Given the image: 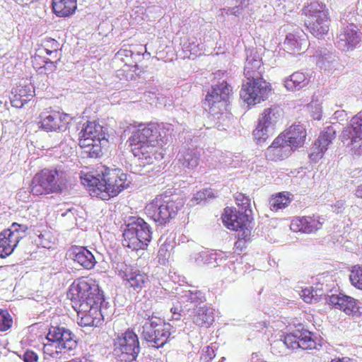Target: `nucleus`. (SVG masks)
Returning a JSON list of instances; mask_svg holds the SVG:
<instances>
[{"label": "nucleus", "instance_id": "23", "mask_svg": "<svg viewBox=\"0 0 362 362\" xmlns=\"http://www.w3.org/2000/svg\"><path fill=\"white\" fill-rule=\"evenodd\" d=\"M344 140H350L352 145L362 146V111L352 117L350 127L342 132Z\"/></svg>", "mask_w": 362, "mask_h": 362}, {"label": "nucleus", "instance_id": "37", "mask_svg": "<svg viewBox=\"0 0 362 362\" xmlns=\"http://www.w3.org/2000/svg\"><path fill=\"white\" fill-rule=\"evenodd\" d=\"M59 47V44L56 40L48 38L43 42L42 49L40 51L42 53L45 52L47 55L51 56L52 59L59 61L61 53Z\"/></svg>", "mask_w": 362, "mask_h": 362}, {"label": "nucleus", "instance_id": "11", "mask_svg": "<svg viewBox=\"0 0 362 362\" xmlns=\"http://www.w3.org/2000/svg\"><path fill=\"white\" fill-rule=\"evenodd\" d=\"M115 272L122 280V284L127 288L137 293L150 284L149 276L146 273L124 262L116 264Z\"/></svg>", "mask_w": 362, "mask_h": 362}, {"label": "nucleus", "instance_id": "26", "mask_svg": "<svg viewBox=\"0 0 362 362\" xmlns=\"http://www.w3.org/2000/svg\"><path fill=\"white\" fill-rule=\"evenodd\" d=\"M329 303L347 315L356 313L358 310L356 300L354 298L341 293L332 295L329 297Z\"/></svg>", "mask_w": 362, "mask_h": 362}, {"label": "nucleus", "instance_id": "52", "mask_svg": "<svg viewBox=\"0 0 362 362\" xmlns=\"http://www.w3.org/2000/svg\"><path fill=\"white\" fill-rule=\"evenodd\" d=\"M330 362H356V360L347 356L336 357L330 361Z\"/></svg>", "mask_w": 362, "mask_h": 362}, {"label": "nucleus", "instance_id": "18", "mask_svg": "<svg viewBox=\"0 0 362 362\" xmlns=\"http://www.w3.org/2000/svg\"><path fill=\"white\" fill-rule=\"evenodd\" d=\"M79 317L78 325L81 327H97L103 320L100 304L87 305L86 308L74 309Z\"/></svg>", "mask_w": 362, "mask_h": 362}, {"label": "nucleus", "instance_id": "50", "mask_svg": "<svg viewBox=\"0 0 362 362\" xmlns=\"http://www.w3.org/2000/svg\"><path fill=\"white\" fill-rule=\"evenodd\" d=\"M249 239L250 238L248 239H243L241 234L238 240L235 243L234 252L240 255L246 248V241Z\"/></svg>", "mask_w": 362, "mask_h": 362}, {"label": "nucleus", "instance_id": "59", "mask_svg": "<svg viewBox=\"0 0 362 362\" xmlns=\"http://www.w3.org/2000/svg\"><path fill=\"white\" fill-rule=\"evenodd\" d=\"M121 76L122 77H120V79H122V78L125 79V78L124 76Z\"/></svg>", "mask_w": 362, "mask_h": 362}, {"label": "nucleus", "instance_id": "21", "mask_svg": "<svg viewBox=\"0 0 362 362\" xmlns=\"http://www.w3.org/2000/svg\"><path fill=\"white\" fill-rule=\"evenodd\" d=\"M279 135L273 141L272 144L267 148L265 156L267 159L272 161L282 160L291 156L293 151L284 139Z\"/></svg>", "mask_w": 362, "mask_h": 362}, {"label": "nucleus", "instance_id": "6", "mask_svg": "<svg viewBox=\"0 0 362 362\" xmlns=\"http://www.w3.org/2000/svg\"><path fill=\"white\" fill-rule=\"evenodd\" d=\"M302 13L305 17V26L314 37L322 39L328 33L331 17L324 3L312 1L304 6Z\"/></svg>", "mask_w": 362, "mask_h": 362}, {"label": "nucleus", "instance_id": "15", "mask_svg": "<svg viewBox=\"0 0 362 362\" xmlns=\"http://www.w3.org/2000/svg\"><path fill=\"white\" fill-rule=\"evenodd\" d=\"M46 338L49 341L57 343L61 350L71 351L78 346L76 336L64 327L51 326Z\"/></svg>", "mask_w": 362, "mask_h": 362}, {"label": "nucleus", "instance_id": "17", "mask_svg": "<svg viewBox=\"0 0 362 362\" xmlns=\"http://www.w3.org/2000/svg\"><path fill=\"white\" fill-rule=\"evenodd\" d=\"M325 218L318 214L295 217L291 223V229L294 232L305 234L316 233L322 228Z\"/></svg>", "mask_w": 362, "mask_h": 362}, {"label": "nucleus", "instance_id": "22", "mask_svg": "<svg viewBox=\"0 0 362 362\" xmlns=\"http://www.w3.org/2000/svg\"><path fill=\"white\" fill-rule=\"evenodd\" d=\"M279 136H282L285 142L294 151L304 144L307 132L301 125H292Z\"/></svg>", "mask_w": 362, "mask_h": 362}, {"label": "nucleus", "instance_id": "32", "mask_svg": "<svg viewBox=\"0 0 362 362\" xmlns=\"http://www.w3.org/2000/svg\"><path fill=\"white\" fill-rule=\"evenodd\" d=\"M264 68L260 60L247 59L244 68V75L247 81L257 80L262 78Z\"/></svg>", "mask_w": 362, "mask_h": 362}, {"label": "nucleus", "instance_id": "9", "mask_svg": "<svg viewBox=\"0 0 362 362\" xmlns=\"http://www.w3.org/2000/svg\"><path fill=\"white\" fill-rule=\"evenodd\" d=\"M151 240L150 227L142 218L128 224L123 233V246L133 251L146 250Z\"/></svg>", "mask_w": 362, "mask_h": 362}, {"label": "nucleus", "instance_id": "38", "mask_svg": "<svg viewBox=\"0 0 362 362\" xmlns=\"http://www.w3.org/2000/svg\"><path fill=\"white\" fill-rule=\"evenodd\" d=\"M300 298L307 303H314L317 302L323 294V291L320 288L308 286L302 288L300 292Z\"/></svg>", "mask_w": 362, "mask_h": 362}, {"label": "nucleus", "instance_id": "4", "mask_svg": "<svg viewBox=\"0 0 362 362\" xmlns=\"http://www.w3.org/2000/svg\"><path fill=\"white\" fill-rule=\"evenodd\" d=\"M183 206L182 199L160 194L146 206L145 213L159 225H165L176 217Z\"/></svg>", "mask_w": 362, "mask_h": 362}, {"label": "nucleus", "instance_id": "2", "mask_svg": "<svg viewBox=\"0 0 362 362\" xmlns=\"http://www.w3.org/2000/svg\"><path fill=\"white\" fill-rule=\"evenodd\" d=\"M82 183L88 187L91 196L103 200L117 197L131 185L129 175L119 168H105L100 173L92 172L81 176Z\"/></svg>", "mask_w": 362, "mask_h": 362}, {"label": "nucleus", "instance_id": "30", "mask_svg": "<svg viewBox=\"0 0 362 362\" xmlns=\"http://www.w3.org/2000/svg\"><path fill=\"white\" fill-rule=\"evenodd\" d=\"M310 77L301 71H296L284 80V86L289 91L299 90L306 87Z\"/></svg>", "mask_w": 362, "mask_h": 362}, {"label": "nucleus", "instance_id": "5", "mask_svg": "<svg viewBox=\"0 0 362 362\" xmlns=\"http://www.w3.org/2000/svg\"><path fill=\"white\" fill-rule=\"evenodd\" d=\"M139 320L147 319L148 322L143 326L142 336L155 348L163 347L170 339L173 326L150 311H139Z\"/></svg>", "mask_w": 362, "mask_h": 362}, {"label": "nucleus", "instance_id": "51", "mask_svg": "<svg viewBox=\"0 0 362 362\" xmlns=\"http://www.w3.org/2000/svg\"><path fill=\"white\" fill-rule=\"evenodd\" d=\"M38 356L33 351L28 350L23 355V360L25 362H37Z\"/></svg>", "mask_w": 362, "mask_h": 362}, {"label": "nucleus", "instance_id": "10", "mask_svg": "<svg viewBox=\"0 0 362 362\" xmlns=\"http://www.w3.org/2000/svg\"><path fill=\"white\" fill-rule=\"evenodd\" d=\"M113 346L117 359L122 362L135 361L140 351L139 337L129 328L117 335L114 339Z\"/></svg>", "mask_w": 362, "mask_h": 362}, {"label": "nucleus", "instance_id": "35", "mask_svg": "<svg viewBox=\"0 0 362 362\" xmlns=\"http://www.w3.org/2000/svg\"><path fill=\"white\" fill-rule=\"evenodd\" d=\"M35 95V90L30 84L20 86L13 92V102L19 101V107L30 101Z\"/></svg>", "mask_w": 362, "mask_h": 362}, {"label": "nucleus", "instance_id": "44", "mask_svg": "<svg viewBox=\"0 0 362 362\" xmlns=\"http://www.w3.org/2000/svg\"><path fill=\"white\" fill-rule=\"evenodd\" d=\"M58 61L56 59L52 60L49 59L37 72L39 75L41 76H47L49 77V76H52L53 74L57 70V64Z\"/></svg>", "mask_w": 362, "mask_h": 362}, {"label": "nucleus", "instance_id": "8", "mask_svg": "<svg viewBox=\"0 0 362 362\" xmlns=\"http://www.w3.org/2000/svg\"><path fill=\"white\" fill-rule=\"evenodd\" d=\"M62 182L56 168H43L33 177L29 189L34 196H43L61 192Z\"/></svg>", "mask_w": 362, "mask_h": 362}, {"label": "nucleus", "instance_id": "48", "mask_svg": "<svg viewBox=\"0 0 362 362\" xmlns=\"http://www.w3.org/2000/svg\"><path fill=\"white\" fill-rule=\"evenodd\" d=\"M41 51H39L38 53L35 54L32 59L33 66L37 72L49 59L43 57Z\"/></svg>", "mask_w": 362, "mask_h": 362}, {"label": "nucleus", "instance_id": "58", "mask_svg": "<svg viewBox=\"0 0 362 362\" xmlns=\"http://www.w3.org/2000/svg\"><path fill=\"white\" fill-rule=\"evenodd\" d=\"M171 311H172L173 313H175V312H176V310H173V308H171Z\"/></svg>", "mask_w": 362, "mask_h": 362}, {"label": "nucleus", "instance_id": "1", "mask_svg": "<svg viewBox=\"0 0 362 362\" xmlns=\"http://www.w3.org/2000/svg\"><path fill=\"white\" fill-rule=\"evenodd\" d=\"M127 141L129 151L134 157L145 164L151 165L164 157L167 139L163 124L140 123Z\"/></svg>", "mask_w": 362, "mask_h": 362}, {"label": "nucleus", "instance_id": "53", "mask_svg": "<svg viewBox=\"0 0 362 362\" xmlns=\"http://www.w3.org/2000/svg\"><path fill=\"white\" fill-rule=\"evenodd\" d=\"M333 208L334 209V211L337 213L341 212L344 209V202L341 201L337 202L333 206Z\"/></svg>", "mask_w": 362, "mask_h": 362}, {"label": "nucleus", "instance_id": "31", "mask_svg": "<svg viewBox=\"0 0 362 362\" xmlns=\"http://www.w3.org/2000/svg\"><path fill=\"white\" fill-rule=\"evenodd\" d=\"M291 195L288 192H281L272 194L269 199L270 210L276 212L286 208L292 201Z\"/></svg>", "mask_w": 362, "mask_h": 362}, {"label": "nucleus", "instance_id": "12", "mask_svg": "<svg viewBox=\"0 0 362 362\" xmlns=\"http://www.w3.org/2000/svg\"><path fill=\"white\" fill-rule=\"evenodd\" d=\"M252 217L246 211H240L235 207L227 206L221 215L224 226L230 230L240 231L243 239H248L251 235L249 228Z\"/></svg>", "mask_w": 362, "mask_h": 362}, {"label": "nucleus", "instance_id": "27", "mask_svg": "<svg viewBox=\"0 0 362 362\" xmlns=\"http://www.w3.org/2000/svg\"><path fill=\"white\" fill-rule=\"evenodd\" d=\"M52 13L59 18H69L76 11L77 0H52Z\"/></svg>", "mask_w": 362, "mask_h": 362}, {"label": "nucleus", "instance_id": "24", "mask_svg": "<svg viewBox=\"0 0 362 362\" xmlns=\"http://www.w3.org/2000/svg\"><path fill=\"white\" fill-rule=\"evenodd\" d=\"M74 261L86 269H91L96 264L94 255L84 247L74 245L70 249Z\"/></svg>", "mask_w": 362, "mask_h": 362}, {"label": "nucleus", "instance_id": "56", "mask_svg": "<svg viewBox=\"0 0 362 362\" xmlns=\"http://www.w3.org/2000/svg\"><path fill=\"white\" fill-rule=\"evenodd\" d=\"M171 311H172L173 313H175V312H176V310H173V308H171Z\"/></svg>", "mask_w": 362, "mask_h": 362}, {"label": "nucleus", "instance_id": "19", "mask_svg": "<svg viewBox=\"0 0 362 362\" xmlns=\"http://www.w3.org/2000/svg\"><path fill=\"white\" fill-rule=\"evenodd\" d=\"M361 41L358 29L354 23L344 27L337 37V44L339 49L349 51L354 49Z\"/></svg>", "mask_w": 362, "mask_h": 362}, {"label": "nucleus", "instance_id": "28", "mask_svg": "<svg viewBox=\"0 0 362 362\" xmlns=\"http://www.w3.org/2000/svg\"><path fill=\"white\" fill-rule=\"evenodd\" d=\"M18 238L11 232L4 230L0 233V258L10 256L18 244Z\"/></svg>", "mask_w": 362, "mask_h": 362}, {"label": "nucleus", "instance_id": "16", "mask_svg": "<svg viewBox=\"0 0 362 362\" xmlns=\"http://www.w3.org/2000/svg\"><path fill=\"white\" fill-rule=\"evenodd\" d=\"M231 93L230 85L223 81L212 87L205 97L204 104L210 110L216 112V110L226 105V103Z\"/></svg>", "mask_w": 362, "mask_h": 362}, {"label": "nucleus", "instance_id": "47", "mask_svg": "<svg viewBox=\"0 0 362 362\" xmlns=\"http://www.w3.org/2000/svg\"><path fill=\"white\" fill-rule=\"evenodd\" d=\"M6 230L8 232H11L16 237H18V241L20 242V240L23 238V236L28 230V227L26 225L13 223L11 226V228Z\"/></svg>", "mask_w": 362, "mask_h": 362}, {"label": "nucleus", "instance_id": "43", "mask_svg": "<svg viewBox=\"0 0 362 362\" xmlns=\"http://www.w3.org/2000/svg\"><path fill=\"white\" fill-rule=\"evenodd\" d=\"M172 247L168 243H163L160 245L158 252V259L161 264H165L171 256Z\"/></svg>", "mask_w": 362, "mask_h": 362}, {"label": "nucleus", "instance_id": "29", "mask_svg": "<svg viewBox=\"0 0 362 362\" xmlns=\"http://www.w3.org/2000/svg\"><path fill=\"white\" fill-rule=\"evenodd\" d=\"M333 138L334 134L331 132H324L320 133L318 139L314 143L310 158L314 160L322 158L327 150L328 146L332 143Z\"/></svg>", "mask_w": 362, "mask_h": 362}, {"label": "nucleus", "instance_id": "14", "mask_svg": "<svg viewBox=\"0 0 362 362\" xmlns=\"http://www.w3.org/2000/svg\"><path fill=\"white\" fill-rule=\"evenodd\" d=\"M69 115L49 107L39 115V127L47 132L64 131L69 124Z\"/></svg>", "mask_w": 362, "mask_h": 362}, {"label": "nucleus", "instance_id": "20", "mask_svg": "<svg viewBox=\"0 0 362 362\" xmlns=\"http://www.w3.org/2000/svg\"><path fill=\"white\" fill-rule=\"evenodd\" d=\"M133 55L134 52L132 50L126 49H121L116 54L117 58L124 64L123 67L118 70V75L124 76L127 81L134 80L139 76V74L136 73L139 70V66L132 61Z\"/></svg>", "mask_w": 362, "mask_h": 362}, {"label": "nucleus", "instance_id": "45", "mask_svg": "<svg viewBox=\"0 0 362 362\" xmlns=\"http://www.w3.org/2000/svg\"><path fill=\"white\" fill-rule=\"evenodd\" d=\"M268 127L262 124L259 121L255 129L253 131V136L257 142H264L268 137L267 129Z\"/></svg>", "mask_w": 362, "mask_h": 362}, {"label": "nucleus", "instance_id": "40", "mask_svg": "<svg viewBox=\"0 0 362 362\" xmlns=\"http://www.w3.org/2000/svg\"><path fill=\"white\" fill-rule=\"evenodd\" d=\"M235 202L239 209L242 210L241 211H246L251 215V199L248 196L242 192H237L235 195Z\"/></svg>", "mask_w": 362, "mask_h": 362}, {"label": "nucleus", "instance_id": "13", "mask_svg": "<svg viewBox=\"0 0 362 362\" xmlns=\"http://www.w3.org/2000/svg\"><path fill=\"white\" fill-rule=\"evenodd\" d=\"M272 87L264 78L243 83L240 92L241 99L248 105H255L266 100L271 95Z\"/></svg>", "mask_w": 362, "mask_h": 362}, {"label": "nucleus", "instance_id": "54", "mask_svg": "<svg viewBox=\"0 0 362 362\" xmlns=\"http://www.w3.org/2000/svg\"><path fill=\"white\" fill-rule=\"evenodd\" d=\"M44 236H45V235H43V234L38 235V237L40 239V244L44 247H50L49 243L51 241H50V240H42Z\"/></svg>", "mask_w": 362, "mask_h": 362}, {"label": "nucleus", "instance_id": "41", "mask_svg": "<svg viewBox=\"0 0 362 362\" xmlns=\"http://www.w3.org/2000/svg\"><path fill=\"white\" fill-rule=\"evenodd\" d=\"M349 279L354 286L362 290V266H354L351 270Z\"/></svg>", "mask_w": 362, "mask_h": 362}, {"label": "nucleus", "instance_id": "7", "mask_svg": "<svg viewBox=\"0 0 362 362\" xmlns=\"http://www.w3.org/2000/svg\"><path fill=\"white\" fill-rule=\"evenodd\" d=\"M78 145L90 158H98L103 156V141H107L103 126L96 121L83 124L79 132Z\"/></svg>", "mask_w": 362, "mask_h": 362}, {"label": "nucleus", "instance_id": "46", "mask_svg": "<svg viewBox=\"0 0 362 362\" xmlns=\"http://www.w3.org/2000/svg\"><path fill=\"white\" fill-rule=\"evenodd\" d=\"M216 197L213 190L211 188L204 189L198 191L194 196V199L197 204L202 202H205L208 199H212Z\"/></svg>", "mask_w": 362, "mask_h": 362}, {"label": "nucleus", "instance_id": "55", "mask_svg": "<svg viewBox=\"0 0 362 362\" xmlns=\"http://www.w3.org/2000/svg\"><path fill=\"white\" fill-rule=\"evenodd\" d=\"M355 195L358 198L362 199V184L356 187Z\"/></svg>", "mask_w": 362, "mask_h": 362}, {"label": "nucleus", "instance_id": "49", "mask_svg": "<svg viewBox=\"0 0 362 362\" xmlns=\"http://www.w3.org/2000/svg\"><path fill=\"white\" fill-rule=\"evenodd\" d=\"M298 337L296 334H288L284 337V344L288 348L292 349H296L299 348V344L298 343Z\"/></svg>", "mask_w": 362, "mask_h": 362}, {"label": "nucleus", "instance_id": "34", "mask_svg": "<svg viewBox=\"0 0 362 362\" xmlns=\"http://www.w3.org/2000/svg\"><path fill=\"white\" fill-rule=\"evenodd\" d=\"M281 110L277 106H272L264 110L259 121L268 127L274 126L280 119Z\"/></svg>", "mask_w": 362, "mask_h": 362}, {"label": "nucleus", "instance_id": "42", "mask_svg": "<svg viewBox=\"0 0 362 362\" xmlns=\"http://www.w3.org/2000/svg\"><path fill=\"white\" fill-rule=\"evenodd\" d=\"M13 318L6 310L0 309V332H6L11 328Z\"/></svg>", "mask_w": 362, "mask_h": 362}, {"label": "nucleus", "instance_id": "25", "mask_svg": "<svg viewBox=\"0 0 362 362\" xmlns=\"http://www.w3.org/2000/svg\"><path fill=\"white\" fill-rule=\"evenodd\" d=\"M190 317L192 322L199 327L208 328L214 322L213 310L206 305L194 308Z\"/></svg>", "mask_w": 362, "mask_h": 362}, {"label": "nucleus", "instance_id": "39", "mask_svg": "<svg viewBox=\"0 0 362 362\" xmlns=\"http://www.w3.org/2000/svg\"><path fill=\"white\" fill-rule=\"evenodd\" d=\"M298 343L299 348L303 350L313 349L316 347V342L313 337V334L308 330L297 331Z\"/></svg>", "mask_w": 362, "mask_h": 362}, {"label": "nucleus", "instance_id": "3", "mask_svg": "<svg viewBox=\"0 0 362 362\" xmlns=\"http://www.w3.org/2000/svg\"><path fill=\"white\" fill-rule=\"evenodd\" d=\"M67 296L74 309L82 310L87 305L101 304L103 301L97 281L89 276L75 279L69 287Z\"/></svg>", "mask_w": 362, "mask_h": 362}, {"label": "nucleus", "instance_id": "36", "mask_svg": "<svg viewBox=\"0 0 362 362\" xmlns=\"http://www.w3.org/2000/svg\"><path fill=\"white\" fill-rule=\"evenodd\" d=\"M306 42L305 34L300 33H288L284 40V45L292 51H300L302 45Z\"/></svg>", "mask_w": 362, "mask_h": 362}, {"label": "nucleus", "instance_id": "57", "mask_svg": "<svg viewBox=\"0 0 362 362\" xmlns=\"http://www.w3.org/2000/svg\"><path fill=\"white\" fill-rule=\"evenodd\" d=\"M171 311H172L173 313H175V312H176V310H173V308H171Z\"/></svg>", "mask_w": 362, "mask_h": 362}, {"label": "nucleus", "instance_id": "33", "mask_svg": "<svg viewBox=\"0 0 362 362\" xmlns=\"http://www.w3.org/2000/svg\"><path fill=\"white\" fill-rule=\"evenodd\" d=\"M200 157L197 150L188 148L179 154L178 161L183 167L192 170L199 165Z\"/></svg>", "mask_w": 362, "mask_h": 362}]
</instances>
